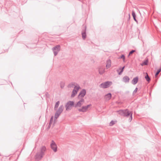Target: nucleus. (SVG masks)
<instances>
[{
  "mask_svg": "<svg viewBox=\"0 0 161 161\" xmlns=\"http://www.w3.org/2000/svg\"><path fill=\"white\" fill-rule=\"evenodd\" d=\"M146 74L147 75L145 76V79L148 82H149L151 80V79L150 78V77L148 76L147 73H146Z\"/></svg>",
  "mask_w": 161,
  "mask_h": 161,
  "instance_id": "a211bd4d",
  "label": "nucleus"
},
{
  "mask_svg": "<svg viewBox=\"0 0 161 161\" xmlns=\"http://www.w3.org/2000/svg\"><path fill=\"white\" fill-rule=\"evenodd\" d=\"M87 109L86 106H83L81 108L78 109V110L80 112H85L86 111Z\"/></svg>",
  "mask_w": 161,
  "mask_h": 161,
  "instance_id": "f8f14e48",
  "label": "nucleus"
},
{
  "mask_svg": "<svg viewBox=\"0 0 161 161\" xmlns=\"http://www.w3.org/2000/svg\"><path fill=\"white\" fill-rule=\"evenodd\" d=\"M86 91L85 89H83L80 92L79 94L78 95V97H83L86 95Z\"/></svg>",
  "mask_w": 161,
  "mask_h": 161,
  "instance_id": "1a4fd4ad",
  "label": "nucleus"
},
{
  "mask_svg": "<svg viewBox=\"0 0 161 161\" xmlns=\"http://www.w3.org/2000/svg\"><path fill=\"white\" fill-rule=\"evenodd\" d=\"M161 71V68L158 69L155 74V76L156 77Z\"/></svg>",
  "mask_w": 161,
  "mask_h": 161,
  "instance_id": "b1692460",
  "label": "nucleus"
},
{
  "mask_svg": "<svg viewBox=\"0 0 161 161\" xmlns=\"http://www.w3.org/2000/svg\"><path fill=\"white\" fill-rule=\"evenodd\" d=\"M123 61L125 62V60H123Z\"/></svg>",
  "mask_w": 161,
  "mask_h": 161,
  "instance_id": "c9c22d12",
  "label": "nucleus"
},
{
  "mask_svg": "<svg viewBox=\"0 0 161 161\" xmlns=\"http://www.w3.org/2000/svg\"><path fill=\"white\" fill-rule=\"evenodd\" d=\"M115 124V122L113 120H112L110 123V125L112 126Z\"/></svg>",
  "mask_w": 161,
  "mask_h": 161,
  "instance_id": "c756f323",
  "label": "nucleus"
},
{
  "mask_svg": "<svg viewBox=\"0 0 161 161\" xmlns=\"http://www.w3.org/2000/svg\"><path fill=\"white\" fill-rule=\"evenodd\" d=\"M45 96L46 98H48L50 97V95L47 92L45 93Z\"/></svg>",
  "mask_w": 161,
  "mask_h": 161,
  "instance_id": "cd10ccee",
  "label": "nucleus"
},
{
  "mask_svg": "<svg viewBox=\"0 0 161 161\" xmlns=\"http://www.w3.org/2000/svg\"><path fill=\"white\" fill-rule=\"evenodd\" d=\"M120 58H122L123 60H125V57L124 55L122 54L121 56H120Z\"/></svg>",
  "mask_w": 161,
  "mask_h": 161,
  "instance_id": "7c9ffc66",
  "label": "nucleus"
},
{
  "mask_svg": "<svg viewBox=\"0 0 161 161\" xmlns=\"http://www.w3.org/2000/svg\"><path fill=\"white\" fill-rule=\"evenodd\" d=\"M132 16L133 17V19H134V20L136 22V23H137L138 22V21L137 20H136V13H135V12L133 11H132Z\"/></svg>",
  "mask_w": 161,
  "mask_h": 161,
  "instance_id": "dca6fc26",
  "label": "nucleus"
},
{
  "mask_svg": "<svg viewBox=\"0 0 161 161\" xmlns=\"http://www.w3.org/2000/svg\"><path fill=\"white\" fill-rule=\"evenodd\" d=\"M111 62L110 59H108L106 62V67L107 68H109L111 66Z\"/></svg>",
  "mask_w": 161,
  "mask_h": 161,
  "instance_id": "4468645a",
  "label": "nucleus"
},
{
  "mask_svg": "<svg viewBox=\"0 0 161 161\" xmlns=\"http://www.w3.org/2000/svg\"><path fill=\"white\" fill-rule=\"evenodd\" d=\"M60 103V102L59 101H57L55 103V104L54 106V110H56L58 107Z\"/></svg>",
  "mask_w": 161,
  "mask_h": 161,
  "instance_id": "f3484780",
  "label": "nucleus"
},
{
  "mask_svg": "<svg viewBox=\"0 0 161 161\" xmlns=\"http://www.w3.org/2000/svg\"><path fill=\"white\" fill-rule=\"evenodd\" d=\"M53 116H52L51 117L50 120V121H49V124H51L52 123V122L53 121Z\"/></svg>",
  "mask_w": 161,
  "mask_h": 161,
  "instance_id": "c85d7f7f",
  "label": "nucleus"
},
{
  "mask_svg": "<svg viewBox=\"0 0 161 161\" xmlns=\"http://www.w3.org/2000/svg\"><path fill=\"white\" fill-rule=\"evenodd\" d=\"M104 72V69H103L99 68V73L100 75L103 74Z\"/></svg>",
  "mask_w": 161,
  "mask_h": 161,
  "instance_id": "412c9836",
  "label": "nucleus"
},
{
  "mask_svg": "<svg viewBox=\"0 0 161 161\" xmlns=\"http://www.w3.org/2000/svg\"><path fill=\"white\" fill-rule=\"evenodd\" d=\"M46 148L45 146H43L40 149V152L39 153H36L35 156V160L36 161L40 160L45 154V152L46 151Z\"/></svg>",
  "mask_w": 161,
  "mask_h": 161,
  "instance_id": "f03ea898",
  "label": "nucleus"
},
{
  "mask_svg": "<svg viewBox=\"0 0 161 161\" xmlns=\"http://www.w3.org/2000/svg\"><path fill=\"white\" fill-rule=\"evenodd\" d=\"M116 71L118 73L119 75H121L124 70L122 69H119V68L118 69H117Z\"/></svg>",
  "mask_w": 161,
  "mask_h": 161,
  "instance_id": "aec40b11",
  "label": "nucleus"
},
{
  "mask_svg": "<svg viewBox=\"0 0 161 161\" xmlns=\"http://www.w3.org/2000/svg\"><path fill=\"white\" fill-rule=\"evenodd\" d=\"M125 68V66H124L123 67H120L119 68V69H122L124 70Z\"/></svg>",
  "mask_w": 161,
  "mask_h": 161,
  "instance_id": "473e14b6",
  "label": "nucleus"
},
{
  "mask_svg": "<svg viewBox=\"0 0 161 161\" xmlns=\"http://www.w3.org/2000/svg\"><path fill=\"white\" fill-rule=\"evenodd\" d=\"M148 60H145L141 64V65L142 66H143L144 65H147L148 64Z\"/></svg>",
  "mask_w": 161,
  "mask_h": 161,
  "instance_id": "393cba45",
  "label": "nucleus"
},
{
  "mask_svg": "<svg viewBox=\"0 0 161 161\" xmlns=\"http://www.w3.org/2000/svg\"><path fill=\"white\" fill-rule=\"evenodd\" d=\"M83 28L82 32L81 34L82 39L83 40H84L85 39L86 36V26H84Z\"/></svg>",
  "mask_w": 161,
  "mask_h": 161,
  "instance_id": "9d476101",
  "label": "nucleus"
},
{
  "mask_svg": "<svg viewBox=\"0 0 161 161\" xmlns=\"http://www.w3.org/2000/svg\"><path fill=\"white\" fill-rule=\"evenodd\" d=\"M112 83L111 81H107L101 83L100 85V87L103 88H106L109 87Z\"/></svg>",
  "mask_w": 161,
  "mask_h": 161,
  "instance_id": "39448f33",
  "label": "nucleus"
},
{
  "mask_svg": "<svg viewBox=\"0 0 161 161\" xmlns=\"http://www.w3.org/2000/svg\"><path fill=\"white\" fill-rule=\"evenodd\" d=\"M50 146L54 152H56L57 151V145L53 140L52 141Z\"/></svg>",
  "mask_w": 161,
  "mask_h": 161,
  "instance_id": "423d86ee",
  "label": "nucleus"
},
{
  "mask_svg": "<svg viewBox=\"0 0 161 161\" xmlns=\"http://www.w3.org/2000/svg\"><path fill=\"white\" fill-rule=\"evenodd\" d=\"M51 124H49V125H48V126H47V128L48 129H49L50 128Z\"/></svg>",
  "mask_w": 161,
  "mask_h": 161,
  "instance_id": "f704fd0d",
  "label": "nucleus"
},
{
  "mask_svg": "<svg viewBox=\"0 0 161 161\" xmlns=\"http://www.w3.org/2000/svg\"><path fill=\"white\" fill-rule=\"evenodd\" d=\"M65 86V83L63 81L60 82V86L61 88H63Z\"/></svg>",
  "mask_w": 161,
  "mask_h": 161,
  "instance_id": "5701e85b",
  "label": "nucleus"
},
{
  "mask_svg": "<svg viewBox=\"0 0 161 161\" xmlns=\"http://www.w3.org/2000/svg\"><path fill=\"white\" fill-rule=\"evenodd\" d=\"M117 112L121 116L126 117H128L130 116L129 121L130 122L131 121L132 119V112L130 111L127 109H120L117 111Z\"/></svg>",
  "mask_w": 161,
  "mask_h": 161,
  "instance_id": "f257e3e1",
  "label": "nucleus"
},
{
  "mask_svg": "<svg viewBox=\"0 0 161 161\" xmlns=\"http://www.w3.org/2000/svg\"><path fill=\"white\" fill-rule=\"evenodd\" d=\"M137 90H138L137 88L136 87L135 88V89L134 90V91L133 92V94H134L136 93V92H137Z\"/></svg>",
  "mask_w": 161,
  "mask_h": 161,
  "instance_id": "2f4dec72",
  "label": "nucleus"
},
{
  "mask_svg": "<svg viewBox=\"0 0 161 161\" xmlns=\"http://www.w3.org/2000/svg\"><path fill=\"white\" fill-rule=\"evenodd\" d=\"M61 47L59 45H58L55 46L53 47L52 48L54 56L57 55L58 53L60 50Z\"/></svg>",
  "mask_w": 161,
  "mask_h": 161,
  "instance_id": "20e7f679",
  "label": "nucleus"
},
{
  "mask_svg": "<svg viewBox=\"0 0 161 161\" xmlns=\"http://www.w3.org/2000/svg\"><path fill=\"white\" fill-rule=\"evenodd\" d=\"M136 51L135 50H131V51H130V52H129V54L128 56V57H129V56L130 55H131V54H132L133 53H134V52H135Z\"/></svg>",
  "mask_w": 161,
  "mask_h": 161,
  "instance_id": "bb28decb",
  "label": "nucleus"
},
{
  "mask_svg": "<svg viewBox=\"0 0 161 161\" xmlns=\"http://www.w3.org/2000/svg\"><path fill=\"white\" fill-rule=\"evenodd\" d=\"M75 103L74 101H69L65 104V107L66 110H70L72 107H74Z\"/></svg>",
  "mask_w": 161,
  "mask_h": 161,
  "instance_id": "7ed1b4c3",
  "label": "nucleus"
},
{
  "mask_svg": "<svg viewBox=\"0 0 161 161\" xmlns=\"http://www.w3.org/2000/svg\"><path fill=\"white\" fill-rule=\"evenodd\" d=\"M138 77H135L133 79L131 83L133 85L136 84L138 81Z\"/></svg>",
  "mask_w": 161,
  "mask_h": 161,
  "instance_id": "ddd939ff",
  "label": "nucleus"
},
{
  "mask_svg": "<svg viewBox=\"0 0 161 161\" xmlns=\"http://www.w3.org/2000/svg\"><path fill=\"white\" fill-rule=\"evenodd\" d=\"M91 106V104L87 105V106H86V107H87V109H88V108L90 107Z\"/></svg>",
  "mask_w": 161,
  "mask_h": 161,
  "instance_id": "72a5a7b5",
  "label": "nucleus"
},
{
  "mask_svg": "<svg viewBox=\"0 0 161 161\" xmlns=\"http://www.w3.org/2000/svg\"><path fill=\"white\" fill-rule=\"evenodd\" d=\"M61 113H59L56 111L54 115V118L55 119H57L59 116L60 115Z\"/></svg>",
  "mask_w": 161,
  "mask_h": 161,
  "instance_id": "6ab92c4d",
  "label": "nucleus"
},
{
  "mask_svg": "<svg viewBox=\"0 0 161 161\" xmlns=\"http://www.w3.org/2000/svg\"><path fill=\"white\" fill-rule=\"evenodd\" d=\"M64 108V106L62 105L60 106L58 109L57 110L58 112L61 113L63 111Z\"/></svg>",
  "mask_w": 161,
  "mask_h": 161,
  "instance_id": "2eb2a0df",
  "label": "nucleus"
},
{
  "mask_svg": "<svg viewBox=\"0 0 161 161\" xmlns=\"http://www.w3.org/2000/svg\"><path fill=\"white\" fill-rule=\"evenodd\" d=\"M130 80V78L128 76H125L123 78L122 81L125 83H128L129 82Z\"/></svg>",
  "mask_w": 161,
  "mask_h": 161,
  "instance_id": "9b49d317",
  "label": "nucleus"
},
{
  "mask_svg": "<svg viewBox=\"0 0 161 161\" xmlns=\"http://www.w3.org/2000/svg\"><path fill=\"white\" fill-rule=\"evenodd\" d=\"M106 96H107V97L109 99H110L112 96L111 94L110 93H108L106 95Z\"/></svg>",
  "mask_w": 161,
  "mask_h": 161,
  "instance_id": "a878e982",
  "label": "nucleus"
},
{
  "mask_svg": "<svg viewBox=\"0 0 161 161\" xmlns=\"http://www.w3.org/2000/svg\"><path fill=\"white\" fill-rule=\"evenodd\" d=\"M80 88V87L79 86H75L72 92L71 95V97H73L75 95Z\"/></svg>",
  "mask_w": 161,
  "mask_h": 161,
  "instance_id": "0eeeda50",
  "label": "nucleus"
},
{
  "mask_svg": "<svg viewBox=\"0 0 161 161\" xmlns=\"http://www.w3.org/2000/svg\"><path fill=\"white\" fill-rule=\"evenodd\" d=\"M84 102V100L83 98H82L81 99L78 101L76 104H75L74 107L76 108L77 107H80L83 104L82 103Z\"/></svg>",
  "mask_w": 161,
  "mask_h": 161,
  "instance_id": "6e6552de",
  "label": "nucleus"
},
{
  "mask_svg": "<svg viewBox=\"0 0 161 161\" xmlns=\"http://www.w3.org/2000/svg\"><path fill=\"white\" fill-rule=\"evenodd\" d=\"M75 83L72 82L68 85V87L69 88L73 87L75 85Z\"/></svg>",
  "mask_w": 161,
  "mask_h": 161,
  "instance_id": "4be33fe9",
  "label": "nucleus"
}]
</instances>
